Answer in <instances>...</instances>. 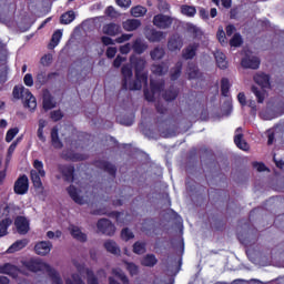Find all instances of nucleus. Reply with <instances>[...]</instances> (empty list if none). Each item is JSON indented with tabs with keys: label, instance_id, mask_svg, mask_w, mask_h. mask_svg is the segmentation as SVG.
Wrapping results in <instances>:
<instances>
[{
	"label": "nucleus",
	"instance_id": "f257e3e1",
	"mask_svg": "<svg viewBox=\"0 0 284 284\" xmlns=\"http://www.w3.org/2000/svg\"><path fill=\"white\" fill-rule=\"evenodd\" d=\"M131 65L135 68V81H132V67L130 64H124L122 67V85L124 90H141L143 85H148V72H145L146 61L144 58H138L132 55L130 58Z\"/></svg>",
	"mask_w": 284,
	"mask_h": 284
},
{
	"label": "nucleus",
	"instance_id": "f03ea898",
	"mask_svg": "<svg viewBox=\"0 0 284 284\" xmlns=\"http://www.w3.org/2000/svg\"><path fill=\"white\" fill-rule=\"evenodd\" d=\"M284 114V101L281 98H273L267 102L266 110L261 111L260 116L264 121H272Z\"/></svg>",
	"mask_w": 284,
	"mask_h": 284
},
{
	"label": "nucleus",
	"instance_id": "7ed1b4c3",
	"mask_svg": "<svg viewBox=\"0 0 284 284\" xmlns=\"http://www.w3.org/2000/svg\"><path fill=\"white\" fill-rule=\"evenodd\" d=\"M30 263L32 265V272H48L53 284H63L59 273L54 271V268H52L50 265H48V263L41 260H32Z\"/></svg>",
	"mask_w": 284,
	"mask_h": 284
},
{
	"label": "nucleus",
	"instance_id": "20e7f679",
	"mask_svg": "<svg viewBox=\"0 0 284 284\" xmlns=\"http://www.w3.org/2000/svg\"><path fill=\"white\" fill-rule=\"evenodd\" d=\"M65 145L68 150L62 152V159H65V161H83L85 159L84 155L74 152L79 148V142L74 140V136L67 138Z\"/></svg>",
	"mask_w": 284,
	"mask_h": 284
},
{
	"label": "nucleus",
	"instance_id": "39448f33",
	"mask_svg": "<svg viewBox=\"0 0 284 284\" xmlns=\"http://www.w3.org/2000/svg\"><path fill=\"white\" fill-rule=\"evenodd\" d=\"M163 85H165L163 81H154V79H151L150 89H144L145 99L149 102L159 101V99H161V92H163Z\"/></svg>",
	"mask_w": 284,
	"mask_h": 284
},
{
	"label": "nucleus",
	"instance_id": "423d86ee",
	"mask_svg": "<svg viewBox=\"0 0 284 284\" xmlns=\"http://www.w3.org/2000/svg\"><path fill=\"white\" fill-rule=\"evenodd\" d=\"M33 170H31V181L34 187H42L43 183L41 179L45 176V170H43V162L39 160H34L33 162Z\"/></svg>",
	"mask_w": 284,
	"mask_h": 284
},
{
	"label": "nucleus",
	"instance_id": "0eeeda50",
	"mask_svg": "<svg viewBox=\"0 0 284 284\" xmlns=\"http://www.w3.org/2000/svg\"><path fill=\"white\" fill-rule=\"evenodd\" d=\"M175 19L171 16H165L163 13L156 14L153 17V26L160 30H168L172 28Z\"/></svg>",
	"mask_w": 284,
	"mask_h": 284
},
{
	"label": "nucleus",
	"instance_id": "6e6552de",
	"mask_svg": "<svg viewBox=\"0 0 284 284\" xmlns=\"http://www.w3.org/2000/svg\"><path fill=\"white\" fill-rule=\"evenodd\" d=\"M144 37L150 43H161L163 39L168 38V33L163 31H159L154 28H146L144 32Z\"/></svg>",
	"mask_w": 284,
	"mask_h": 284
},
{
	"label": "nucleus",
	"instance_id": "1a4fd4ad",
	"mask_svg": "<svg viewBox=\"0 0 284 284\" xmlns=\"http://www.w3.org/2000/svg\"><path fill=\"white\" fill-rule=\"evenodd\" d=\"M67 192L69 196H71L72 201L78 203V205H85V203H88V196L83 195V190L77 189L74 185H70V187L67 189Z\"/></svg>",
	"mask_w": 284,
	"mask_h": 284
},
{
	"label": "nucleus",
	"instance_id": "9d476101",
	"mask_svg": "<svg viewBox=\"0 0 284 284\" xmlns=\"http://www.w3.org/2000/svg\"><path fill=\"white\" fill-rule=\"evenodd\" d=\"M98 231L106 236H113L114 232H116V227L110 220L102 219L98 222Z\"/></svg>",
	"mask_w": 284,
	"mask_h": 284
},
{
	"label": "nucleus",
	"instance_id": "9b49d317",
	"mask_svg": "<svg viewBox=\"0 0 284 284\" xmlns=\"http://www.w3.org/2000/svg\"><path fill=\"white\" fill-rule=\"evenodd\" d=\"M29 180L26 175H21L14 183L13 190L16 194H28L29 190Z\"/></svg>",
	"mask_w": 284,
	"mask_h": 284
},
{
	"label": "nucleus",
	"instance_id": "f8f14e48",
	"mask_svg": "<svg viewBox=\"0 0 284 284\" xmlns=\"http://www.w3.org/2000/svg\"><path fill=\"white\" fill-rule=\"evenodd\" d=\"M34 252L38 256H48L52 252V242L50 241H40L34 245Z\"/></svg>",
	"mask_w": 284,
	"mask_h": 284
},
{
	"label": "nucleus",
	"instance_id": "ddd939ff",
	"mask_svg": "<svg viewBox=\"0 0 284 284\" xmlns=\"http://www.w3.org/2000/svg\"><path fill=\"white\" fill-rule=\"evenodd\" d=\"M261 60L256 55H245L242 59V68H250L251 70H258Z\"/></svg>",
	"mask_w": 284,
	"mask_h": 284
},
{
	"label": "nucleus",
	"instance_id": "4468645a",
	"mask_svg": "<svg viewBox=\"0 0 284 284\" xmlns=\"http://www.w3.org/2000/svg\"><path fill=\"white\" fill-rule=\"evenodd\" d=\"M14 225L19 234H28L30 232V222L24 216H18Z\"/></svg>",
	"mask_w": 284,
	"mask_h": 284
},
{
	"label": "nucleus",
	"instance_id": "2eb2a0df",
	"mask_svg": "<svg viewBox=\"0 0 284 284\" xmlns=\"http://www.w3.org/2000/svg\"><path fill=\"white\" fill-rule=\"evenodd\" d=\"M22 101L24 108H29V110H37V98L32 95L29 89L23 90Z\"/></svg>",
	"mask_w": 284,
	"mask_h": 284
},
{
	"label": "nucleus",
	"instance_id": "dca6fc26",
	"mask_svg": "<svg viewBox=\"0 0 284 284\" xmlns=\"http://www.w3.org/2000/svg\"><path fill=\"white\" fill-rule=\"evenodd\" d=\"M168 48L171 52H176L183 48V38L179 34H173L168 42Z\"/></svg>",
	"mask_w": 284,
	"mask_h": 284
},
{
	"label": "nucleus",
	"instance_id": "f3484780",
	"mask_svg": "<svg viewBox=\"0 0 284 284\" xmlns=\"http://www.w3.org/2000/svg\"><path fill=\"white\" fill-rule=\"evenodd\" d=\"M103 34H108V37H116V34H121V26L116 23H108L102 28Z\"/></svg>",
	"mask_w": 284,
	"mask_h": 284
},
{
	"label": "nucleus",
	"instance_id": "a211bd4d",
	"mask_svg": "<svg viewBox=\"0 0 284 284\" xmlns=\"http://www.w3.org/2000/svg\"><path fill=\"white\" fill-rule=\"evenodd\" d=\"M199 50V43L193 42L189 44L186 48L182 51V57L187 61L190 59H193L196 57V51Z\"/></svg>",
	"mask_w": 284,
	"mask_h": 284
},
{
	"label": "nucleus",
	"instance_id": "6ab92c4d",
	"mask_svg": "<svg viewBox=\"0 0 284 284\" xmlns=\"http://www.w3.org/2000/svg\"><path fill=\"white\" fill-rule=\"evenodd\" d=\"M234 143L240 150H243L244 152L250 150V144L243 140V133H241V129L235 131Z\"/></svg>",
	"mask_w": 284,
	"mask_h": 284
},
{
	"label": "nucleus",
	"instance_id": "aec40b11",
	"mask_svg": "<svg viewBox=\"0 0 284 284\" xmlns=\"http://www.w3.org/2000/svg\"><path fill=\"white\" fill-rule=\"evenodd\" d=\"M140 27H141V20L139 19H129L122 23V28L126 32H134L135 30H139Z\"/></svg>",
	"mask_w": 284,
	"mask_h": 284
},
{
	"label": "nucleus",
	"instance_id": "412c9836",
	"mask_svg": "<svg viewBox=\"0 0 284 284\" xmlns=\"http://www.w3.org/2000/svg\"><path fill=\"white\" fill-rule=\"evenodd\" d=\"M69 231L71 236H73V239H75L77 241H80V243H85V241H88V235H85V233H82L79 226L71 225L69 227Z\"/></svg>",
	"mask_w": 284,
	"mask_h": 284
},
{
	"label": "nucleus",
	"instance_id": "4be33fe9",
	"mask_svg": "<svg viewBox=\"0 0 284 284\" xmlns=\"http://www.w3.org/2000/svg\"><path fill=\"white\" fill-rule=\"evenodd\" d=\"M254 81L257 85L262 88H272V83H270V75L265 73H257L254 75Z\"/></svg>",
	"mask_w": 284,
	"mask_h": 284
},
{
	"label": "nucleus",
	"instance_id": "5701e85b",
	"mask_svg": "<svg viewBox=\"0 0 284 284\" xmlns=\"http://www.w3.org/2000/svg\"><path fill=\"white\" fill-rule=\"evenodd\" d=\"M59 172H61L62 176L67 181H73L74 180V166L72 165H60Z\"/></svg>",
	"mask_w": 284,
	"mask_h": 284
},
{
	"label": "nucleus",
	"instance_id": "b1692460",
	"mask_svg": "<svg viewBox=\"0 0 284 284\" xmlns=\"http://www.w3.org/2000/svg\"><path fill=\"white\" fill-rule=\"evenodd\" d=\"M104 248L110 254H114V256H119V254H121V248L119 247V244L114 242V240H106L104 242Z\"/></svg>",
	"mask_w": 284,
	"mask_h": 284
},
{
	"label": "nucleus",
	"instance_id": "393cba45",
	"mask_svg": "<svg viewBox=\"0 0 284 284\" xmlns=\"http://www.w3.org/2000/svg\"><path fill=\"white\" fill-rule=\"evenodd\" d=\"M0 274H8L9 276L17 278V276H19V268L12 264H4L0 266Z\"/></svg>",
	"mask_w": 284,
	"mask_h": 284
},
{
	"label": "nucleus",
	"instance_id": "a878e982",
	"mask_svg": "<svg viewBox=\"0 0 284 284\" xmlns=\"http://www.w3.org/2000/svg\"><path fill=\"white\" fill-rule=\"evenodd\" d=\"M132 49L136 54H143L148 50V43L141 38H138L133 41Z\"/></svg>",
	"mask_w": 284,
	"mask_h": 284
},
{
	"label": "nucleus",
	"instance_id": "bb28decb",
	"mask_svg": "<svg viewBox=\"0 0 284 284\" xmlns=\"http://www.w3.org/2000/svg\"><path fill=\"white\" fill-rule=\"evenodd\" d=\"M215 57V62L217 68H220V70H226L227 68V58L225 57V53L221 52V51H216L214 53Z\"/></svg>",
	"mask_w": 284,
	"mask_h": 284
},
{
	"label": "nucleus",
	"instance_id": "cd10ccee",
	"mask_svg": "<svg viewBox=\"0 0 284 284\" xmlns=\"http://www.w3.org/2000/svg\"><path fill=\"white\" fill-rule=\"evenodd\" d=\"M51 143L57 150H61V148H63V143L59 140V126H54L51 130Z\"/></svg>",
	"mask_w": 284,
	"mask_h": 284
},
{
	"label": "nucleus",
	"instance_id": "c85d7f7f",
	"mask_svg": "<svg viewBox=\"0 0 284 284\" xmlns=\"http://www.w3.org/2000/svg\"><path fill=\"white\" fill-rule=\"evenodd\" d=\"M152 61H161L165 57V49L163 47H155L150 52Z\"/></svg>",
	"mask_w": 284,
	"mask_h": 284
},
{
	"label": "nucleus",
	"instance_id": "c756f323",
	"mask_svg": "<svg viewBox=\"0 0 284 284\" xmlns=\"http://www.w3.org/2000/svg\"><path fill=\"white\" fill-rule=\"evenodd\" d=\"M26 245H28L27 239L17 241L7 250V252L8 254H14V252H19L20 250H23Z\"/></svg>",
	"mask_w": 284,
	"mask_h": 284
},
{
	"label": "nucleus",
	"instance_id": "7c9ffc66",
	"mask_svg": "<svg viewBox=\"0 0 284 284\" xmlns=\"http://www.w3.org/2000/svg\"><path fill=\"white\" fill-rule=\"evenodd\" d=\"M63 38V31L62 30H57L52 34L51 42L49 43V49L54 50L57 45L61 42V39Z\"/></svg>",
	"mask_w": 284,
	"mask_h": 284
},
{
	"label": "nucleus",
	"instance_id": "2f4dec72",
	"mask_svg": "<svg viewBox=\"0 0 284 284\" xmlns=\"http://www.w3.org/2000/svg\"><path fill=\"white\" fill-rule=\"evenodd\" d=\"M131 14L135 18L139 19V17H145L148 14V8L143 6H135L131 8Z\"/></svg>",
	"mask_w": 284,
	"mask_h": 284
},
{
	"label": "nucleus",
	"instance_id": "473e14b6",
	"mask_svg": "<svg viewBox=\"0 0 284 284\" xmlns=\"http://www.w3.org/2000/svg\"><path fill=\"white\" fill-rule=\"evenodd\" d=\"M57 105V102L52 99V95L50 93L45 92L43 94V108L44 110H52Z\"/></svg>",
	"mask_w": 284,
	"mask_h": 284
},
{
	"label": "nucleus",
	"instance_id": "72a5a7b5",
	"mask_svg": "<svg viewBox=\"0 0 284 284\" xmlns=\"http://www.w3.org/2000/svg\"><path fill=\"white\" fill-rule=\"evenodd\" d=\"M74 19H77L74 11H68L61 16L60 23H62L63 26H68L72 23Z\"/></svg>",
	"mask_w": 284,
	"mask_h": 284
},
{
	"label": "nucleus",
	"instance_id": "f704fd0d",
	"mask_svg": "<svg viewBox=\"0 0 284 284\" xmlns=\"http://www.w3.org/2000/svg\"><path fill=\"white\" fill-rule=\"evenodd\" d=\"M12 225V219L7 217L0 222V239L8 234V227Z\"/></svg>",
	"mask_w": 284,
	"mask_h": 284
},
{
	"label": "nucleus",
	"instance_id": "c9c22d12",
	"mask_svg": "<svg viewBox=\"0 0 284 284\" xmlns=\"http://www.w3.org/2000/svg\"><path fill=\"white\" fill-rule=\"evenodd\" d=\"M156 263H159V260H156V256H154V254H148L142 260V265H144L145 267H154Z\"/></svg>",
	"mask_w": 284,
	"mask_h": 284
},
{
	"label": "nucleus",
	"instance_id": "e433bc0d",
	"mask_svg": "<svg viewBox=\"0 0 284 284\" xmlns=\"http://www.w3.org/2000/svg\"><path fill=\"white\" fill-rule=\"evenodd\" d=\"M98 166H100L102 170H105V172H109V174H111L112 176H114V174H116V168L106 161H102V162L98 163Z\"/></svg>",
	"mask_w": 284,
	"mask_h": 284
},
{
	"label": "nucleus",
	"instance_id": "4c0bfd02",
	"mask_svg": "<svg viewBox=\"0 0 284 284\" xmlns=\"http://www.w3.org/2000/svg\"><path fill=\"white\" fill-rule=\"evenodd\" d=\"M151 70L153 72V74H158V77H161L168 72V65H165V63L153 64Z\"/></svg>",
	"mask_w": 284,
	"mask_h": 284
},
{
	"label": "nucleus",
	"instance_id": "58836bf2",
	"mask_svg": "<svg viewBox=\"0 0 284 284\" xmlns=\"http://www.w3.org/2000/svg\"><path fill=\"white\" fill-rule=\"evenodd\" d=\"M186 74L189 79H199V68H196L194 63H189Z\"/></svg>",
	"mask_w": 284,
	"mask_h": 284
},
{
	"label": "nucleus",
	"instance_id": "ea45409f",
	"mask_svg": "<svg viewBox=\"0 0 284 284\" xmlns=\"http://www.w3.org/2000/svg\"><path fill=\"white\" fill-rule=\"evenodd\" d=\"M230 45L231 48H240V45H243V37L240 33H234L230 40Z\"/></svg>",
	"mask_w": 284,
	"mask_h": 284
},
{
	"label": "nucleus",
	"instance_id": "a19ab883",
	"mask_svg": "<svg viewBox=\"0 0 284 284\" xmlns=\"http://www.w3.org/2000/svg\"><path fill=\"white\" fill-rule=\"evenodd\" d=\"M176 97H179V90L172 88L169 91H165V93H163V99L164 101H174V99H176Z\"/></svg>",
	"mask_w": 284,
	"mask_h": 284
},
{
	"label": "nucleus",
	"instance_id": "79ce46f5",
	"mask_svg": "<svg viewBox=\"0 0 284 284\" xmlns=\"http://www.w3.org/2000/svg\"><path fill=\"white\" fill-rule=\"evenodd\" d=\"M181 12L185 16V17H194L196 14V8L192 7V6H187V4H183L181 7Z\"/></svg>",
	"mask_w": 284,
	"mask_h": 284
},
{
	"label": "nucleus",
	"instance_id": "37998d69",
	"mask_svg": "<svg viewBox=\"0 0 284 284\" xmlns=\"http://www.w3.org/2000/svg\"><path fill=\"white\" fill-rule=\"evenodd\" d=\"M252 92L256 97L257 102L263 103L265 101V91L258 89V87H252Z\"/></svg>",
	"mask_w": 284,
	"mask_h": 284
},
{
	"label": "nucleus",
	"instance_id": "c03bdc74",
	"mask_svg": "<svg viewBox=\"0 0 284 284\" xmlns=\"http://www.w3.org/2000/svg\"><path fill=\"white\" fill-rule=\"evenodd\" d=\"M182 68H183V63L178 62L175 64V68L173 70H171V80L172 81H176V79H179L181 77V69Z\"/></svg>",
	"mask_w": 284,
	"mask_h": 284
},
{
	"label": "nucleus",
	"instance_id": "a18cd8bd",
	"mask_svg": "<svg viewBox=\"0 0 284 284\" xmlns=\"http://www.w3.org/2000/svg\"><path fill=\"white\" fill-rule=\"evenodd\" d=\"M186 30L190 32V34H193V37L199 38L203 34L201 29L192 23L186 24Z\"/></svg>",
	"mask_w": 284,
	"mask_h": 284
},
{
	"label": "nucleus",
	"instance_id": "49530a36",
	"mask_svg": "<svg viewBox=\"0 0 284 284\" xmlns=\"http://www.w3.org/2000/svg\"><path fill=\"white\" fill-rule=\"evenodd\" d=\"M221 92L223 97H229L230 94V80H227V78L222 79Z\"/></svg>",
	"mask_w": 284,
	"mask_h": 284
},
{
	"label": "nucleus",
	"instance_id": "de8ad7c7",
	"mask_svg": "<svg viewBox=\"0 0 284 284\" xmlns=\"http://www.w3.org/2000/svg\"><path fill=\"white\" fill-rule=\"evenodd\" d=\"M18 134H19V128L9 129L8 132H7V135H6L7 143L12 142L14 136H17Z\"/></svg>",
	"mask_w": 284,
	"mask_h": 284
},
{
	"label": "nucleus",
	"instance_id": "09e8293b",
	"mask_svg": "<svg viewBox=\"0 0 284 284\" xmlns=\"http://www.w3.org/2000/svg\"><path fill=\"white\" fill-rule=\"evenodd\" d=\"M134 254H145V243L143 242H135L133 245Z\"/></svg>",
	"mask_w": 284,
	"mask_h": 284
},
{
	"label": "nucleus",
	"instance_id": "8fccbe9b",
	"mask_svg": "<svg viewBox=\"0 0 284 284\" xmlns=\"http://www.w3.org/2000/svg\"><path fill=\"white\" fill-rule=\"evenodd\" d=\"M121 239L122 241H131V239H134V233L130 229L125 227L121 231Z\"/></svg>",
	"mask_w": 284,
	"mask_h": 284
},
{
	"label": "nucleus",
	"instance_id": "3c124183",
	"mask_svg": "<svg viewBox=\"0 0 284 284\" xmlns=\"http://www.w3.org/2000/svg\"><path fill=\"white\" fill-rule=\"evenodd\" d=\"M126 265L128 272L131 274V276H136L139 274V266L134 263L124 262Z\"/></svg>",
	"mask_w": 284,
	"mask_h": 284
},
{
	"label": "nucleus",
	"instance_id": "603ef678",
	"mask_svg": "<svg viewBox=\"0 0 284 284\" xmlns=\"http://www.w3.org/2000/svg\"><path fill=\"white\" fill-rule=\"evenodd\" d=\"M112 216L115 217L118 223L128 224L130 220H128V215L125 213H112Z\"/></svg>",
	"mask_w": 284,
	"mask_h": 284
},
{
	"label": "nucleus",
	"instance_id": "864d4df0",
	"mask_svg": "<svg viewBox=\"0 0 284 284\" xmlns=\"http://www.w3.org/2000/svg\"><path fill=\"white\" fill-rule=\"evenodd\" d=\"M106 17H110L111 19H118V17H121V13L114 9V7H108L105 9Z\"/></svg>",
	"mask_w": 284,
	"mask_h": 284
},
{
	"label": "nucleus",
	"instance_id": "5fc2aeb1",
	"mask_svg": "<svg viewBox=\"0 0 284 284\" xmlns=\"http://www.w3.org/2000/svg\"><path fill=\"white\" fill-rule=\"evenodd\" d=\"M23 90H28L24 87H14L13 88V98L23 99Z\"/></svg>",
	"mask_w": 284,
	"mask_h": 284
},
{
	"label": "nucleus",
	"instance_id": "6e6d98bb",
	"mask_svg": "<svg viewBox=\"0 0 284 284\" xmlns=\"http://www.w3.org/2000/svg\"><path fill=\"white\" fill-rule=\"evenodd\" d=\"M85 272L89 284H99V281L97 280V277H94V273L92 271L85 268Z\"/></svg>",
	"mask_w": 284,
	"mask_h": 284
},
{
	"label": "nucleus",
	"instance_id": "4d7b16f0",
	"mask_svg": "<svg viewBox=\"0 0 284 284\" xmlns=\"http://www.w3.org/2000/svg\"><path fill=\"white\" fill-rule=\"evenodd\" d=\"M23 82L28 88H32L34 85V79L32 78V74L27 73L23 78Z\"/></svg>",
	"mask_w": 284,
	"mask_h": 284
},
{
	"label": "nucleus",
	"instance_id": "13d9d810",
	"mask_svg": "<svg viewBox=\"0 0 284 284\" xmlns=\"http://www.w3.org/2000/svg\"><path fill=\"white\" fill-rule=\"evenodd\" d=\"M132 39L131 33H123L121 37L115 39V43H125V41H130Z\"/></svg>",
	"mask_w": 284,
	"mask_h": 284
},
{
	"label": "nucleus",
	"instance_id": "bf43d9fd",
	"mask_svg": "<svg viewBox=\"0 0 284 284\" xmlns=\"http://www.w3.org/2000/svg\"><path fill=\"white\" fill-rule=\"evenodd\" d=\"M217 39L220 43H227V40L225 38V31L223 30V27H220L217 30Z\"/></svg>",
	"mask_w": 284,
	"mask_h": 284
},
{
	"label": "nucleus",
	"instance_id": "052dcab7",
	"mask_svg": "<svg viewBox=\"0 0 284 284\" xmlns=\"http://www.w3.org/2000/svg\"><path fill=\"white\" fill-rule=\"evenodd\" d=\"M67 284H83V281H81L78 274H73L71 280H67Z\"/></svg>",
	"mask_w": 284,
	"mask_h": 284
},
{
	"label": "nucleus",
	"instance_id": "680f3d73",
	"mask_svg": "<svg viewBox=\"0 0 284 284\" xmlns=\"http://www.w3.org/2000/svg\"><path fill=\"white\" fill-rule=\"evenodd\" d=\"M51 119L52 121H61V119H63V113L60 110L53 111L51 112Z\"/></svg>",
	"mask_w": 284,
	"mask_h": 284
},
{
	"label": "nucleus",
	"instance_id": "e2e57ef3",
	"mask_svg": "<svg viewBox=\"0 0 284 284\" xmlns=\"http://www.w3.org/2000/svg\"><path fill=\"white\" fill-rule=\"evenodd\" d=\"M116 3L120 8L128 9L132 6V0H116Z\"/></svg>",
	"mask_w": 284,
	"mask_h": 284
},
{
	"label": "nucleus",
	"instance_id": "0e129e2a",
	"mask_svg": "<svg viewBox=\"0 0 284 284\" xmlns=\"http://www.w3.org/2000/svg\"><path fill=\"white\" fill-rule=\"evenodd\" d=\"M106 57L108 59H114L116 57V47H109L106 49Z\"/></svg>",
	"mask_w": 284,
	"mask_h": 284
},
{
	"label": "nucleus",
	"instance_id": "69168bd1",
	"mask_svg": "<svg viewBox=\"0 0 284 284\" xmlns=\"http://www.w3.org/2000/svg\"><path fill=\"white\" fill-rule=\"evenodd\" d=\"M131 50H132V44H130V43H126V44L120 47L121 54H130Z\"/></svg>",
	"mask_w": 284,
	"mask_h": 284
},
{
	"label": "nucleus",
	"instance_id": "338daca9",
	"mask_svg": "<svg viewBox=\"0 0 284 284\" xmlns=\"http://www.w3.org/2000/svg\"><path fill=\"white\" fill-rule=\"evenodd\" d=\"M42 65H50L52 63V54H45L41 58Z\"/></svg>",
	"mask_w": 284,
	"mask_h": 284
},
{
	"label": "nucleus",
	"instance_id": "774afa93",
	"mask_svg": "<svg viewBox=\"0 0 284 284\" xmlns=\"http://www.w3.org/2000/svg\"><path fill=\"white\" fill-rule=\"evenodd\" d=\"M125 62V58L124 57H121V55H118L115 58V60L113 61V67L114 68H121V63Z\"/></svg>",
	"mask_w": 284,
	"mask_h": 284
}]
</instances>
